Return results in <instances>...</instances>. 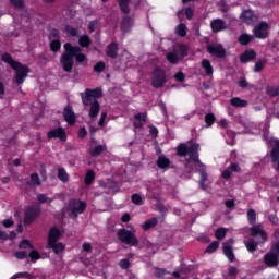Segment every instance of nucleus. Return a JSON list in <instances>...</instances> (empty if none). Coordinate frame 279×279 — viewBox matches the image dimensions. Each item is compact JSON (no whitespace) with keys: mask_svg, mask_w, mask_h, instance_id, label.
<instances>
[{"mask_svg":"<svg viewBox=\"0 0 279 279\" xmlns=\"http://www.w3.org/2000/svg\"><path fill=\"white\" fill-rule=\"evenodd\" d=\"M223 254L227 256V258L230 260V263H234V251H232V246L230 244L223 245Z\"/></svg>","mask_w":279,"mask_h":279,"instance_id":"27","label":"nucleus"},{"mask_svg":"<svg viewBox=\"0 0 279 279\" xmlns=\"http://www.w3.org/2000/svg\"><path fill=\"white\" fill-rule=\"evenodd\" d=\"M265 64H267L265 59L257 61L254 68L255 73H260V71L265 69Z\"/></svg>","mask_w":279,"mask_h":279,"instance_id":"44","label":"nucleus"},{"mask_svg":"<svg viewBox=\"0 0 279 279\" xmlns=\"http://www.w3.org/2000/svg\"><path fill=\"white\" fill-rule=\"evenodd\" d=\"M117 236L121 243L125 245H131L132 247H136L138 245V239L134 234V232L126 229H119L117 231Z\"/></svg>","mask_w":279,"mask_h":279,"instance_id":"5","label":"nucleus"},{"mask_svg":"<svg viewBox=\"0 0 279 279\" xmlns=\"http://www.w3.org/2000/svg\"><path fill=\"white\" fill-rule=\"evenodd\" d=\"M202 68L205 69L206 75H213V65L210 64V61L205 59L202 61Z\"/></svg>","mask_w":279,"mask_h":279,"instance_id":"38","label":"nucleus"},{"mask_svg":"<svg viewBox=\"0 0 279 279\" xmlns=\"http://www.w3.org/2000/svg\"><path fill=\"white\" fill-rule=\"evenodd\" d=\"M83 106L89 107L88 117L95 119L99 114L101 106L99 105V97H101L100 89H86L84 94H81Z\"/></svg>","mask_w":279,"mask_h":279,"instance_id":"3","label":"nucleus"},{"mask_svg":"<svg viewBox=\"0 0 279 279\" xmlns=\"http://www.w3.org/2000/svg\"><path fill=\"white\" fill-rule=\"evenodd\" d=\"M38 217H40V205L35 204L28 207L24 215L25 226H29L31 223H34V221H36Z\"/></svg>","mask_w":279,"mask_h":279,"instance_id":"8","label":"nucleus"},{"mask_svg":"<svg viewBox=\"0 0 279 279\" xmlns=\"http://www.w3.org/2000/svg\"><path fill=\"white\" fill-rule=\"evenodd\" d=\"M251 236L257 239L259 244L265 243L267 241V232L263 228V225H253L250 229Z\"/></svg>","mask_w":279,"mask_h":279,"instance_id":"10","label":"nucleus"},{"mask_svg":"<svg viewBox=\"0 0 279 279\" xmlns=\"http://www.w3.org/2000/svg\"><path fill=\"white\" fill-rule=\"evenodd\" d=\"M2 226L4 228H12V226H14V221L12 219H7L2 221Z\"/></svg>","mask_w":279,"mask_h":279,"instance_id":"60","label":"nucleus"},{"mask_svg":"<svg viewBox=\"0 0 279 279\" xmlns=\"http://www.w3.org/2000/svg\"><path fill=\"white\" fill-rule=\"evenodd\" d=\"M210 27L215 34L218 32H223V29H227L228 27L226 26V22L221 19H217L211 21Z\"/></svg>","mask_w":279,"mask_h":279,"instance_id":"18","label":"nucleus"},{"mask_svg":"<svg viewBox=\"0 0 279 279\" xmlns=\"http://www.w3.org/2000/svg\"><path fill=\"white\" fill-rule=\"evenodd\" d=\"M134 128H143V125H145V123H147V113H137L134 116Z\"/></svg>","mask_w":279,"mask_h":279,"instance_id":"21","label":"nucleus"},{"mask_svg":"<svg viewBox=\"0 0 279 279\" xmlns=\"http://www.w3.org/2000/svg\"><path fill=\"white\" fill-rule=\"evenodd\" d=\"M15 258H17L19 260H23V258H27V252L25 251L16 252Z\"/></svg>","mask_w":279,"mask_h":279,"instance_id":"58","label":"nucleus"},{"mask_svg":"<svg viewBox=\"0 0 279 279\" xmlns=\"http://www.w3.org/2000/svg\"><path fill=\"white\" fill-rule=\"evenodd\" d=\"M167 84V74L160 68H156L153 73L151 86L162 88Z\"/></svg>","mask_w":279,"mask_h":279,"instance_id":"9","label":"nucleus"},{"mask_svg":"<svg viewBox=\"0 0 279 279\" xmlns=\"http://www.w3.org/2000/svg\"><path fill=\"white\" fill-rule=\"evenodd\" d=\"M185 14L186 19L191 21L193 19V10L191 8H186L185 11L181 10L178 12L179 19H182V15Z\"/></svg>","mask_w":279,"mask_h":279,"instance_id":"43","label":"nucleus"},{"mask_svg":"<svg viewBox=\"0 0 279 279\" xmlns=\"http://www.w3.org/2000/svg\"><path fill=\"white\" fill-rule=\"evenodd\" d=\"M121 269H130V259L124 258L119 262Z\"/></svg>","mask_w":279,"mask_h":279,"instance_id":"56","label":"nucleus"},{"mask_svg":"<svg viewBox=\"0 0 279 279\" xmlns=\"http://www.w3.org/2000/svg\"><path fill=\"white\" fill-rule=\"evenodd\" d=\"M166 58H167L168 62H170V64H178L180 62V60H182V58L173 50L171 52H169L166 56Z\"/></svg>","mask_w":279,"mask_h":279,"instance_id":"30","label":"nucleus"},{"mask_svg":"<svg viewBox=\"0 0 279 279\" xmlns=\"http://www.w3.org/2000/svg\"><path fill=\"white\" fill-rule=\"evenodd\" d=\"M239 274V269L236 267H229L228 275L225 276V279H236V275Z\"/></svg>","mask_w":279,"mask_h":279,"instance_id":"40","label":"nucleus"},{"mask_svg":"<svg viewBox=\"0 0 279 279\" xmlns=\"http://www.w3.org/2000/svg\"><path fill=\"white\" fill-rule=\"evenodd\" d=\"M58 178L61 180V182H69V173H66V170L64 168H60L58 170Z\"/></svg>","mask_w":279,"mask_h":279,"instance_id":"42","label":"nucleus"},{"mask_svg":"<svg viewBox=\"0 0 279 279\" xmlns=\"http://www.w3.org/2000/svg\"><path fill=\"white\" fill-rule=\"evenodd\" d=\"M169 165H171V160L166 156H159L157 159V167L159 169H169Z\"/></svg>","mask_w":279,"mask_h":279,"instance_id":"26","label":"nucleus"},{"mask_svg":"<svg viewBox=\"0 0 279 279\" xmlns=\"http://www.w3.org/2000/svg\"><path fill=\"white\" fill-rule=\"evenodd\" d=\"M83 250L84 252H87L88 254H90V252H93V246L90 245V243L85 242L83 243Z\"/></svg>","mask_w":279,"mask_h":279,"instance_id":"59","label":"nucleus"},{"mask_svg":"<svg viewBox=\"0 0 279 279\" xmlns=\"http://www.w3.org/2000/svg\"><path fill=\"white\" fill-rule=\"evenodd\" d=\"M231 106L234 108H245L247 107V100L241 99L240 97H234L230 100Z\"/></svg>","mask_w":279,"mask_h":279,"instance_id":"28","label":"nucleus"},{"mask_svg":"<svg viewBox=\"0 0 279 279\" xmlns=\"http://www.w3.org/2000/svg\"><path fill=\"white\" fill-rule=\"evenodd\" d=\"M173 51L179 54V58H181V60H184V58L189 56V46L184 44H177L173 46Z\"/></svg>","mask_w":279,"mask_h":279,"instance_id":"16","label":"nucleus"},{"mask_svg":"<svg viewBox=\"0 0 279 279\" xmlns=\"http://www.w3.org/2000/svg\"><path fill=\"white\" fill-rule=\"evenodd\" d=\"M155 277L159 279H178L180 278V272L174 271L170 274L165 268H155Z\"/></svg>","mask_w":279,"mask_h":279,"instance_id":"12","label":"nucleus"},{"mask_svg":"<svg viewBox=\"0 0 279 279\" xmlns=\"http://www.w3.org/2000/svg\"><path fill=\"white\" fill-rule=\"evenodd\" d=\"M59 239H60V230H58V228L50 229L49 236H48V245L58 243Z\"/></svg>","mask_w":279,"mask_h":279,"instance_id":"22","label":"nucleus"},{"mask_svg":"<svg viewBox=\"0 0 279 279\" xmlns=\"http://www.w3.org/2000/svg\"><path fill=\"white\" fill-rule=\"evenodd\" d=\"M63 117L69 125H75V112H73V108H71V106L64 108Z\"/></svg>","mask_w":279,"mask_h":279,"instance_id":"17","label":"nucleus"},{"mask_svg":"<svg viewBox=\"0 0 279 279\" xmlns=\"http://www.w3.org/2000/svg\"><path fill=\"white\" fill-rule=\"evenodd\" d=\"M174 78L177 80V82H184V73L183 72H178L174 75Z\"/></svg>","mask_w":279,"mask_h":279,"instance_id":"63","label":"nucleus"},{"mask_svg":"<svg viewBox=\"0 0 279 279\" xmlns=\"http://www.w3.org/2000/svg\"><path fill=\"white\" fill-rule=\"evenodd\" d=\"M156 226H158V218H150L142 225V228L143 230H151V228H156Z\"/></svg>","mask_w":279,"mask_h":279,"instance_id":"31","label":"nucleus"},{"mask_svg":"<svg viewBox=\"0 0 279 279\" xmlns=\"http://www.w3.org/2000/svg\"><path fill=\"white\" fill-rule=\"evenodd\" d=\"M258 240L257 242H255L254 239H248L247 241L244 242L246 250L251 252V254H254V252L258 250Z\"/></svg>","mask_w":279,"mask_h":279,"instance_id":"25","label":"nucleus"},{"mask_svg":"<svg viewBox=\"0 0 279 279\" xmlns=\"http://www.w3.org/2000/svg\"><path fill=\"white\" fill-rule=\"evenodd\" d=\"M47 138H59L60 141H66V133L64 132V129L59 128L54 130H50L47 133Z\"/></svg>","mask_w":279,"mask_h":279,"instance_id":"14","label":"nucleus"},{"mask_svg":"<svg viewBox=\"0 0 279 279\" xmlns=\"http://www.w3.org/2000/svg\"><path fill=\"white\" fill-rule=\"evenodd\" d=\"M104 69H106V63H104V61H99L95 66H94V71L96 73H101V71H104Z\"/></svg>","mask_w":279,"mask_h":279,"instance_id":"55","label":"nucleus"},{"mask_svg":"<svg viewBox=\"0 0 279 279\" xmlns=\"http://www.w3.org/2000/svg\"><path fill=\"white\" fill-rule=\"evenodd\" d=\"M242 23H246L247 25H252L254 23L256 15L254 14V11L246 10L244 11L240 16Z\"/></svg>","mask_w":279,"mask_h":279,"instance_id":"20","label":"nucleus"},{"mask_svg":"<svg viewBox=\"0 0 279 279\" xmlns=\"http://www.w3.org/2000/svg\"><path fill=\"white\" fill-rule=\"evenodd\" d=\"M48 247L54 252V254H62V252L65 250L64 244L62 243H50L48 244Z\"/></svg>","mask_w":279,"mask_h":279,"instance_id":"33","label":"nucleus"},{"mask_svg":"<svg viewBox=\"0 0 279 279\" xmlns=\"http://www.w3.org/2000/svg\"><path fill=\"white\" fill-rule=\"evenodd\" d=\"M2 62H5L11 66L15 72V82L16 84H23L25 82V77H27V73H29V68L27 65L21 64L19 61H14L10 53H4L1 56Z\"/></svg>","mask_w":279,"mask_h":279,"instance_id":"4","label":"nucleus"},{"mask_svg":"<svg viewBox=\"0 0 279 279\" xmlns=\"http://www.w3.org/2000/svg\"><path fill=\"white\" fill-rule=\"evenodd\" d=\"M254 40V36H252V35H248V34H241L240 36H239V38H238V43L240 44V45H243V46H245V45H250V43L251 41H253Z\"/></svg>","mask_w":279,"mask_h":279,"instance_id":"29","label":"nucleus"},{"mask_svg":"<svg viewBox=\"0 0 279 279\" xmlns=\"http://www.w3.org/2000/svg\"><path fill=\"white\" fill-rule=\"evenodd\" d=\"M131 201L135 204V206H143V197L140 194H132Z\"/></svg>","mask_w":279,"mask_h":279,"instance_id":"47","label":"nucleus"},{"mask_svg":"<svg viewBox=\"0 0 279 279\" xmlns=\"http://www.w3.org/2000/svg\"><path fill=\"white\" fill-rule=\"evenodd\" d=\"M253 34L255 38H259V39L267 38V36H269V24H267V22H260L254 27Z\"/></svg>","mask_w":279,"mask_h":279,"instance_id":"11","label":"nucleus"},{"mask_svg":"<svg viewBox=\"0 0 279 279\" xmlns=\"http://www.w3.org/2000/svg\"><path fill=\"white\" fill-rule=\"evenodd\" d=\"M20 250H27V247L29 250H34V246L29 243V240H23L20 245H19Z\"/></svg>","mask_w":279,"mask_h":279,"instance_id":"52","label":"nucleus"},{"mask_svg":"<svg viewBox=\"0 0 279 279\" xmlns=\"http://www.w3.org/2000/svg\"><path fill=\"white\" fill-rule=\"evenodd\" d=\"M175 32L178 36H181V38H184V36H186V25L179 24L175 28Z\"/></svg>","mask_w":279,"mask_h":279,"instance_id":"45","label":"nucleus"},{"mask_svg":"<svg viewBox=\"0 0 279 279\" xmlns=\"http://www.w3.org/2000/svg\"><path fill=\"white\" fill-rule=\"evenodd\" d=\"M132 25H133V21L132 17L130 16H124L122 19L121 22V29L124 34H126V32H130V29H132Z\"/></svg>","mask_w":279,"mask_h":279,"instance_id":"24","label":"nucleus"},{"mask_svg":"<svg viewBox=\"0 0 279 279\" xmlns=\"http://www.w3.org/2000/svg\"><path fill=\"white\" fill-rule=\"evenodd\" d=\"M264 263L266 267H278L279 264V242L275 243L270 252L266 253L264 256Z\"/></svg>","mask_w":279,"mask_h":279,"instance_id":"6","label":"nucleus"},{"mask_svg":"<svg viewBox=\"0 0 279 279\" xmlns=\"http://www.w3.org/2000/svg\"><path fill=\"white\" fill-rule=\"evenodd\" d=\"M66 32L70 34V36H77V31L74 27L66 26Z\"/></svg>","mask_w":279,"mask_h":279,"instance_id":"61","label":"nucleus"},{"mask_svg":"<svg viewBox=\"0 0 279 279\" xmlns=\"http://www.w3.org/2000/svg\"><path fill=\"white\" fill-rule=\"evenodd\" d=\"M95 181V172L93 170H89L85 175V184L87 186H90L93 182Z\"/></svg>","mask_w":279,"mask_h":279,"instance_id":"41","label":"nucleus"},{"mask_svg":"<svg viewBox=\"0 0 279 279\" xmlns=\"http://www.w3.org/2000/svg\"><path fill=\"white\" fill-rule=\"evenodd\" d=\"M11 5L13 8H16L17 10H21L23 8V0H10Z\"/></svg>","mask_w":279,"mask_h":279,"instance_id":"57","label":"nucleus"},{"mask_svg":"<svg viewBox=\"0 0 279 279\" xmlns=\"http://www.w3.org/2000/svg\"><path fill=\"white\" fill-rule=\"evenodd\" d=\"M266 93L269 97H279V86H267Z\"/></svg>","mask_w":279,"mask_h":279,"instance_id":"36","label":"nucleus"},{"mask_svg":"<svg viewBox=\"0 0 279 279\" xmlns=\"http://www.w3.org/2000/svg\"><path fill=\"white\" fill-rule=\"evenodd\" d=\"M268 219H269V221L272 223V226H278V216H276V215H270L269 217H268Z\"/></svg>","mask_w":279,"mask_h":279,"instance_id":"62","label":"nucleus"},{"mask_svg":"<svg viewBox=\"0 0 279 279\" xmlns=\"http://www.w3.org/2000/svg\"><path fill=\"white\" fill-rule=\"evenodd\" d=\"M215 236H216V239H218V241H223V239H226V229L219 228L216 231Z\"/></svg>","mask_w":279,"mask_h":279,"instance_id":"48","label":"nucleus"},{"mask_svg":"<svg viewBox=\"0 0 279 279\" xmlns=\"http://www.w3.org/2000/svg\"><path fill=\"white\" fill-rule=\"evenodd\" d=\"M270 145L272 147L270 151L271 162H278L279 161V140L272 138L270 141Z\"/></svg>","mask_w":279,"mask_h":279,"instance_id":"15","label":"nucleus"},{"mask_svg":"<svg viewBox=\"0 0 279 279\" xmlns=\"http://www.w3.org/2000/svg\"><path fill=\"white\" fill-rule=\"evenodd\" d=\"M31 181L33 182V184H35V186H40L41 184L40 177H38V173H32Z\"/></svg>","mask_w":279,"mask_h":279,"instance_id":"54","label":"nucleus"},{"mask_svg":"<svg viewBox=\"0 0 279 279\" xmlns=\"http://www.w3.org/2000/svg\"><path fill=\"white\" fill-rule=\"evenodd\" d=\"M63 49L65 50L60 57V63L63 66V71L65 73H71L73 71V64L75 63L73 58H75L78 64L85 62L86 54L82 53V48L78 46H73L69 43L63 45Z\"/></svg>","mask_w":279,"mask_h":279,"instance_id":"2","label":"nucleus"},{"mask_svg":"<svg viewBox=\"0 0 279 279\" xmlns=\"http://www.w3.org/2000/svg\"><path fill=\"white\" fill-rule=\"evenodd\" d=\"M106 54L109 58H112V60L117 59V57L119 56V44H117L114 41L109 44L107 46Z\"/></svg>","mask_w":279,"mask_h":279,"instance_id":"19","label":"nucleus"},{"mask_svg":"<svg viewBox=\"0 0 279 279\" xmlns=\"http://www.w3.org/2000/svg\"><path fill=\"white\" fill-rule=\"evenodd\" d=\"M60 47H61V44H60V40H52L50 43V49L56 53L58 51H60Z\"/></svg>","mask_w":279,"mask_h":279,"instance_id":"51","label":"nucleus"},{"mask_svg":"<svg viewBox=\"0 0 279 279\" xmlns=\"http://www.w3.org/2000/svg\"><path fill=\"white\" fill-rule=\"evenodd\" d=\"M106 149H107L106 145H97L89 151V154L90 156H94V157L101 156V154H104Z\"/></svg>","mask_w":279,"mask_h":279,"instance_id":"32","label":"nucleus"},{"mask_svg":"<svg viewBox=\"0 0 279 279\" xmlns=\"http://www.w3.org/2000/svg\"><path fill=\"white\" fill-rule=\"evenodd\" d=\"M26 278V279H45V276L33 277L29 272H17L12 279Z\"/></svg>","mask_w":279,"mask_h":279,"instance_id":"34","label":"nucleus"},{"mask_svg":"<svg viewBox=\"0 0 279 279\" xmlns=\"http://www.w3.org/2000/svg\"><path fill=\"white\" fill-rule=\"evenodd\" d=\"M68 210L70 213V217L77 219V217L86 210V202L80 199H72L69 203Z\"/></svg>","mask_w":279,"mask_h":279,"instance_id":"7","label":"nucleus"},{"mask_svg":"<svg viewBox=\"0 0 279 279\" xmlns=\"http://www.w3.org/2000/svg\"><path fill=\"white\" fill-rule=\"evenodd\" d=\"M78 45L80 47H85V48L90 47V37H88L87 35L81 36L78 39Z\"/></svg>","mask_w":279,"mask_h":279,"instance_id":"39","label":"nucleus"},{"mask_svg":"<svg viewBox=\"0 0 279 279\" xmlns=\"http://www.w3.org/2000/svg\"><path fill=\"white\" fill-rule=\"evenodd\" d=\"M205 123H207V128H210V125H213V123H215V114L207 113L205 116Z\"/></svg>","mask_w":279,"mask_h":279,"instance_id":"50","label":"nucleus"},{"mask_svg":"<svg viewBox=\"0 0 279 279\" xmlns=\"http://www.w3.org/2000/svg\"><path fill=\"white\" fill-rule=\"evenodd\" d=\"M31 260H33V263H36V260L40 259V253H38V251L33 250L29 254H28Z\"/></svg>","mask_w":279,"mask_h":279,"instance_id":"53","label":"nucleus"},{"mask_svg":"<svg viewBox=\"0 0 279 279\" xmlns=\"http://www.w3.org/2000/svg\"><path fill=\"white\" fill-rule=\"evenodd\" d=\"M217 250H219V242H213L211 244H209V246L206 248V252L208 254H213V252H217Z\"/></svg>","mask_w":279,"mask_h":279,"instance_id":"49","label":"nucleus"},{"mask_svg":"<svg viewBox=\"0 0 279 279\" xmlns=\"http://www.w3.org/2000/svg\"><path fill=\"white\" fill-rule=\"evenodd\" d=\"M177 154L181 157L189 156V160L185 162L187 169L191 167V160L196 163L198 172L201 173L199 186L203 191H206V189H208V185H206L208 182V174L206 173V166L199 160V145L196 143L179 144Z\"/></svg>","mask_w":279,"mask_h":279,"instance_id":"1","label":"nucleus"},{"mask_svg":"<svg viewBox=\"0 0 279 279\" xmlns=\"http://www.w3.org/2000/svg\"><path fill=\"white\" fill-rule=\"evenodd\" d=\"M229 169L231 170V172L234 171L236 173H239V171H241V168L239 167L238 163H231Z\"/></svg>","mask_w":279,"mask_h":279,"instance_id":"64","label":"nucleus"},{"mask_svg":"<svg viewBox=\"0 0 279 279\" xmlns=\"http://www.w3.org/2000/svg\"><path fill=\"white\" fill-rule=\"evenodd\" d=\"M37 201L39 204H51V202H53V199L49 198L46 194H38Z\"/></svg>","mask_w":279,"mask_h":279,"instance_id":"46","label":"nucleus"},{"mask_svg":"<svg viewBox=\"0 0 279 279\" xmlns=\"http://www.w3.org/2000/svg\"><path fill=\"white\" fill-rule=\"evenodd\" d=\"M246 216H247V219H248V223L251 226H256V210L252 209V208L248 209Z\"/></svg>","mask_w":279,"mask_h":279,"instance_id":"37","label":"nucleus"},{"mask_svg":"<svg viewBox=\"0 0 279 279\" xmlns=\"http://www.w3.org/2000/svg\"><path fill=\"white\" fill-rule=\"evenodd\" d=\"M207 51L211 56L216 58H225L226 57V49L221 45H209L207 46Z\"/></svg>","mask_w":279,"mask_h":279,"instance_id":"13","label":"nucleus"},{"mask_svg":"<svg viewBox=\"0 0 279 279\" xmlns=\"http://www.w3.org/2000/svg\"><path fill=\"white\" fill-rule=\"evenodd\" d=\"M256 58V51L254 50H246L244 53L240 56L241 62H252Z\"/></svg>","mask_w":279,"mask_h":279,"instance_id":"23","label":"nucleus"},{"mask_svg":"<svg viewBox=\"0 0 279 279\" xmlns=\"http://www.w3.org/2000/svg\"><path fill=\"white\" fill-rule=\"evenodd\" d=\"M118 3L123 14H130V0H118Z\"/></svg>","mask_w":279,"mask_h":279,"instance_id":"35","label":"nucleus"}]
</instances>
